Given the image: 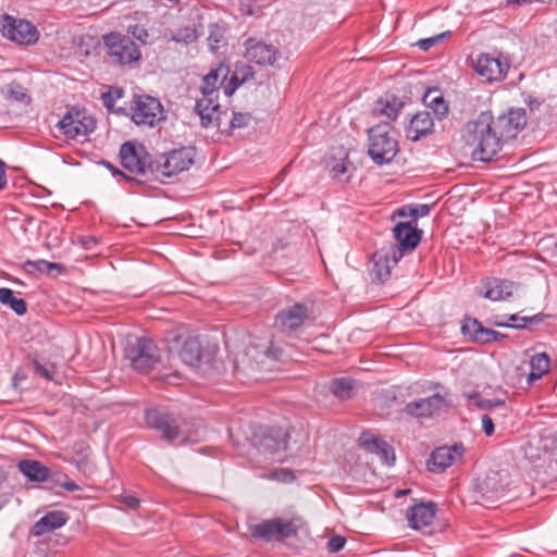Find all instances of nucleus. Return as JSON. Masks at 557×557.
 Returning a JSON list of instances; mask_svg holds the SVG:
<instances>
[{
    "mask_svg": "<svg viewBox=\"0 0 557 557\" xmlns=\"http://www.w3.org/2000/svg\"><path fill=\"white\" fill-rule=\"evenodd\" d=\"M469 399L473 405L483 410L505 405V401L502 399H485L476 393L469 395Z\"/></svg>",
    "mask_w": 557,
    "mask_h": 557,
    "instance_id": "obj_39",
    "label": "nucleus"
},
{
    "mask_svg": "<svg viewBox=\"0 0 557 557\" xmlns=\"http://www.w3.org/2000/svg\"><path fill=\"white\" fill-rule=\"evenodd\" d=\"M347 172V168L345 163H336L332 168L333 176L336 178L342 177Z\"/></svg>",
    "mask_w": 557,
    "mask_h": 557,
    "instance_id": "obj_55",
    "label": "nucleus"
},
{
    "mask_svg": "<svg viewBox=\"0 0 557 557\" xmlns=\"http://www.w3.org/2000/svg\"><path fill=\"white\" fill-rule=\"evenodd\" d=\"M515 283L511 281L490 277L483 282L480 295L493 301L508 299L513 292Z\"/></svg>",
    "mask_w": 557,
    "mask_h": 557,
    "instance_id": "obj_23",
    "label": "nucleus"
},
{
    "mask_svg": "<svg viewBox=\"0 0 557 557\" xmlns=\"http://www.w3.org/2000/svg\"><path fill=\"white\" fill-rule=\"evenodd\" d=\"M403 258V252L395 247H385L372 256V274L380 281L385 282L393 267Z\"/></svg>",
    "mask_w": 557,
    "mask_h": 557,
    "instance_id": "obj_15",
    "label": "nucleus"
},
{
    "mask_svg": "<svg viewBox=\"0 0 557 557\" xmlns=\"http://www.w3.org/2000/svg\"><path fill=\"white\" fill-rule=\"evenodd\" d=\"M240 85L242 83H239L238 79H235V72H233L230 81L223 86L224 94L226 96H232Z\"/></svg>",
    "mask_w": 557,
    "mask_h": 557,
    "instance_id": "obj_53",
    "label": "nucleus"
},
{
    "mask_svg": "<svg viewBox=\"0 0 557 557\" xmlns=\"http://www.w3.org/2000/svg\"><path fill=\"white\" fill-rule=\"evenodd\" d=\"M146 422L150 428L159 430L165 441L177 445L198 442L205 431L201 420L181 421L158 410H148Z\"/></svg>",
    "mask_w": 557,
    "mask_h": 557,
    "instance_id": "obj_2",
    "label": "nucleus"
},
{
    "mask_svg": "<svg viewBox=\"0 0 557 557\" xmlns=\"http://www.w3.org/2000/svg\"><path fill=\"white\" fill-rule=\"evenodd\" d=\"M403 104V101L397 96L386 95L377 101L376 110L380 114L387 116L389 120H395Z\"/></svg>",
    "mask_w": 557,
    "mask_h": 557,
    "instance_id": "obj_33",
    "label": "nucleus"
},
{
    "mask_svg": "<svg viewBox=\"0 0 557 557\" xmlns=\"http://www.w3.org/2000/svg\"><path fill=\"white\" fill-rule=\"evenodd\" d=\"M91 243H94V244H96V243H97V240H96V238H95V237H88L86 240H84V242H83V244L85 245V247H86V248H88V249L90 248L89 244H91Z\"/></svg>",
    "mask_w": 557,
    "mask_h": 557,
    "instance_id": "obj_61",
    "label": "nucleus"
},
{
    "mask_svg": "<svg viewBox=\"0 0 557 557\" xmlns=\"http://www.w3.org/2000/svg\"><path fill=\"white\" fill-rule=\"evenodd\" d=\"M126 358L138 372L148 373L161 362V351L153 341L139 337L126 348Z\"/></svg>",
    "mask_w": 557,
    "mask_h": 557,
    "instance_id": "obj_4",
    "label": "nucleus"
},
{
    "mask_svg": "<svg viewBox=\"0 0 557 557\" xmlns=\"http://www.w3.org/2000/svg\"><path fill=\"white\" fill-rule=\"evenodd\" d=\"M230 74V69L225 64H220L212 69L202 79L201 94L210 96H219L220 86H224V82Z\"/></svg>",
    "mask_w": 557,
    "mask_h": 557,
    "instance_id": "obj_27",
    "label": "nucleus"
},
{
    "mask_svg": "<svg viewBox=\"0 0 557 557\" xmlns=\"http://www.w3.org/2000/svg\"><path fill=\"white\" fill-rule=\"evenodd\" d=\"M58 127L66 138L77 139L92 133L96 121L86 110L71 108L58 122Z\"/></svg>",
    "mask_w": 557,
    "mask_h": 557,
    "instance_id": "obj_6",
    "label": "nucleus"
},
{
    "mask_svg": "<svg viewBox=\"0 0 557 557\" xmlns=\"http://www.w3.org/2000/svg\"><path fill=\"white\" fill-rule=\"evenodd\" d=\"M330 391L339 399H349L354 395V381L349 377L335 379L331 383Z\"/></svg>",
    "mask_w": 557,
    "mask_h": 557,
    "instance_id": "obj_35",
    "label": "nucleus"
},
{
    "mask_svg": "<svg viewBox=\"0 0 557 557\" xmlns=\"http://www.w3.org/2000/svg\"><path fill=\"white\" fill-rule=\"evenodd\" d=\"M446 406V398L436 393L430 397L408 403L404 410L408 416L413 418H431Z\"/></svg>",
    "mask_w": 557,
    "mask_h": 557,
    "instance_id": "obj_16",
    "label": "nucleus"
},
{
    "mask_svg": "<svg viewBox=\"0 0 557 557\" xmlns=\"http://www.w3.org/2000/svg\"><path fill=\"white\" fill-rule=\"evenodd\" d=\"M2 34L10 41L22 46L35 45L39 39V32L34 24L10 15L4 16Z\"/></svg>",
    "mask_w": 557,
    "mask_h": 557,
    "instance_id": "obj_9",
    "label": "nucleus"
},
{
    "mask_svg": "<svg viewBox=\"0 0 557 557\" xmlns=\"http://www.w3.org/2000/svg\"><path fill=\"white\" fill-rule=\"evenodd\" d=\"M435 513L436 508L432 503L411 506L406 513L408 525L413 530H422L432 524Z\"/></svg>",
    "mask_w": 557,
    "mask_h": 557,
    "instance_id": "obj_21",
    "label": "nucleus"
},
{
    "mask_svg": "<svg viewBox=\"0 0 557 557\" xmlns=\"http://www.w3.org/2000/svg\"><path fill=\"white\" fill-rule=\"evenodd\" d=\"M32 366H33L34 372L37 375H39L46 380H52L53 371L51 369H49L47 366L41 364L38 359L34 358L32 360Z\"/></svg>",
    "mask_w": 557,
    "mask_h": 557,
    "instance_id": "obj_44",
    "label": "nucleus"
},
{
    "mask_svg": "<svg viewBox=\"0 0 557 557\" xmlns=\"http://www.w3.org/2000/svg\"><path fill=\"white\" fill-rule=\"evenodd\" d=\"M0 302L9 306L18 315H23L27 311L26 301L22 298H16L13 290L7 287L0 288Z\"/></svg>",
    "mask_w": 557,
    "mask_h": 557,
    "instance_id": "obj_34",
    "label": "nucleus"
},
{
    "mask_svg": "<svg viewBox=\"0 0 557 557\" xmlns=\"http://www.w3.org/2000/svg\"><path fill=\"white\" fill-rule=\"evenodd\" d=\"M481 500L485 503H493L504 494V487L498 482L497 475H488L478 484Z\"/></svg>",
    "mask_w": 557,
    "mask_h": 557,
    "instance_id": "obj_28",
    "label": "nucleus"
},
{
    "mask_svg": "<svg viewBox=\"0 0 557 557\" xmlns=\"http://www.w3.org/2000/svg\"><path fill=\"white\" fill-rule=\"evenodd\" d=\"M503 337H505V336L502 333L484 327L482 335L479 336V342L480 343H492V342H497L498 339H500Z\"/></svg>",
    "mask_w": 557,
    "mask_h": 557,
    "instance_id": "obj_46",
    "label": "nucleus"
},
{
    "mask_svg": "<svg viewBox=\"0 0 557 557\" xmlns=\"http://www.w3.org/2000/svg\"><path fill=\"white\" fill-rule=\"evenodd\" d=\"M508 321L509 322H496V325H499V326H511V327H517V329H520V327H524V323L528 321L527 318H519L518 315L516 314H511L508 317Z\"/></svg>",
    "mask_w": 557,
    "mask_h": 557,
    "instance_id": "obj_48",
    "label": "nucleus"
},
{
    "mask_svg": "<svg viewBox=\"0 0 557 557\" xmlns=\"http://www.w3.org/2000/svg\"><path fill=\"white\" fill-rule=\"evenodd\" d=\"M182 361L190 367H197L201 359V344L197 336H188L180 350Z\"/></svg>",
    "mask_w": 557,
    "mask_h": 557,
    "instance_id": "obj_29",
    "label": "nucleus"
},
{
    "mask_svg": "<svg viewBox=\"0 0 557 557\" xmlns=\"http://www.w3.org/2000/svg\"><path fill=\"white\" fill-rule=\"evenodd\" d=\"M308 314L309 310L306 305L294 304L277 312L275 315V327L285 334H292L304 324Z\"/></svg>",
    "mask_w": 557,
    "mask_h": 557,
    "instance_id": "obj_14",
    "label": "nucleus"
},
{
    "mask_svg": "<svg viewBox=\"0 0 557 557\" xmlns=\"http://www.w3.org/2000/svg\"><path fill=\"white\" fill-rule=\"evenodd\" d=\"M62 487L69 492H74L79 490L78 485L74 483L73 481H65L62 483Z\"/></svg>",
    "mask_w": 557,
    "mask_h": 557,
    "instance_id": "obj_57",
    "label": "nucleus"
},
{
    "mask_svg": "<svg viewBox=\"0 0 557 557\" xmlns=\"http://www.w3.org/2000/svg\"><path fill=\"white\" fill-rule=\"evenodd\" d=\"M195 111L199 115L203 127H209L213 125L214 122L219 124V96L202 95V97L196 101Z\"/></svg>",
    "mask_w": 557,
    "mask_h": 557,
    "instance_id": "obj_22",
    "label": "nucleus"
},
{
    "mask_svg": "<svg viewBox=\"0 0 557 557\" xmlns=\"http://www.w3.org/2000/svg\"><path fill=\"white\" fill-rule=\"evenodd\" d=\"M409 209H411V206H404L401 208H399L396 213L399 215V216H410L409 214Z\"/></svg>",
    "mask_w": 557,
    "mask_h": 557,
    "instance_id": "obj_60",
    "label": "nucleus"
},
{
    "mask_svg": "<svg viewBox=\"0 0 557 557\" xmlns=\"http://www.w3.org/2000/svg\"><path fill=\"white\" fill-rule=\"evenodd\" d=\"M430 210L429 205H418L409 209V214L417 220L419 216H426L430 213Z\"/></svg>",
    "mask_w": 557,
    "mask_h": 557,
    "instance_id": "obj_51",
    "label": "nucleus"
},
{
    "mask_svg": "<svg viewBox=\"0 0 557 557\" xmlns=\"http://www.w3.org/2000/svg\"><path fill=\"white\" fill-rule=\"evenodd\" d=\"M10 498H11L10 493H1L0 494V509L9 503Z\"/></svg>",
    "mask_w": 557,
    "mask_h": 557,
    "instance_id": "obj_59",
    "label": "nucleus"
},
{
    "mask_svg": "<svg viewBox=\"0 0 557 557\" xmlns=\"http://www.w3.org/2000/svg\"><path fill=\"white\" fill-rule=\"evenodd\" d=\"M423 103L430 108L438 119L448 114V103L437 88L428 89L423 96Z\"/></svg>",
    "mask_w": 557,
    "mask_h": 557,
    "instance_id": "obj_30",
    "label": "nucleus"
},
{
    "mask_svg": "<svg viewBox=\"0 0 557 557\" xmlns=\"http://www.w3.org/2000/svg\"><path fill=\"white\" fill-rule=\"evenodd\" d=\"M496 129L499 136L504 137L505 141H509L517 137V135L527 125V112L522 108L509 109L506 113L499 114L494 117Z\"/></svg>",
    "mask_w": 557,
    "mask_h": 557,
    "instance_id": "obj_12",
    "label": "nucleus"
},
{
    "mask_svg": "<svg viewBox=\"0 0 557 557\" xmlns=\"http://www.w3.org/2000/svg\"><path fill=\"white\" fill-rule=\"evenodd\" d=\"M449 32H446V33H443L438 36H435V37H430V38H425V39H421L418 45L420 46L421 49L423 50H428L430 49L433 45H435L436 42L440 41L441 38L445 37L446 35H448Z\"/></svg>",
    "mask_w": 557,
    "mask_h": 557,
    "instance_id": "obj_52",
    "label": "nucleus"
},
{
    "mask_svg": "<svg viewBox=\"0 0 557 557\" xmlns=\"http://www.w3.org/2000/svg\"><path fill=\"white\" fill-rule=\"evenodd\" d=\"M297 528L292 520L270 519L251 528V535L265 542L281 541L296 534Z\"/></svg>",
    "mask_w": 557,
    "mask_h": 557,
    "instance_id": "obj_11",
    "label": "nucleus"
},
{
    "mask_svg": "<svg viewBox=\"0 0 557 557\" xmlns=\"http://www.w3.org/2000/svg\"><path fill=\"white\" fill-rule=\"evenodd\" d=\"M528 0H507V4L510 5V4H521V3H525Z\"/></svg>",
    "mask_w": 557,
    "mask_h": 557,
    "instance_id": "obj_62",
    "label": "nucleus"
},
{
    "mask_svg": "<svg viewBox=\"0 0 557 557\" xmlns=\"http://www.w3.org/2000/svg\"><path fill=\"white\" fill-rule=\"evenodd\" d=\"M288 434L281 428H273L268 430L259 443V450L263 454L275 456L287 449ZM274 460L281 461V458L273 457Z\"/></svg>",
    "mask_w": 557,
    "mask_h": 557,
    "instance_id": "obj_19",
    "label": "nucleus"
},
{
    "mask_svg": "<svg viewBox=\"0 0 557 557\" xmlns=\"http://www.w3.org/2000/svg\"><path fill=\"white\" fill-rule=\"evenodd\" d=\"M235 79H238L239 83L244 84L246 81L253 76V70L249 65H239L236 66L235 70Z\"/></svg>",
    "mask_w": 557,
    "mask_h": 557,
    "instance_id": "obj_45",
    "label": "nucleus"
},
{
    "mask_svg": "<svg viewBox=\"0 0 557 557\" xmlns=\"http://www.w3.org/2000/svg\"><path fill=\"white\" fill-rule=\"evenodd\" d=\"M345 543L346 541L343 536L335 535L329 540L327 549L331 553H337L344 547Z\"/></svg>",
    "mask_w": 557,
    "mask_h": 557,
    "instance_id": "obj_49",
    "label": "nucleus"
},
{
    "mask_svg": "<svg viewBox=\"0 0 557 557\" xmlns=\"http://www.w3.org/2000/svg\"><path fill=\"white\" fill-rule=\"evenodd\" d=\"M550 360L547 354H536L531 358V371L528 375V383H532L541 379L549 370Z\"/></svg>",
    "mask_w": 557,
    "mask_h": 557,
    "instance_id": "obj_32",
    "label": "nucleus"
},
{
    "mask_svg": "<svg viewBox=\"0 0 557 557\" xmlns=\"http://www.w3.org/2000/svg\"><path fill=\"white\" fill-rule=\"evenodd\" d=\"M121 503L124 504L129 509H136L138 508L140 500L131 494L124 493L120 496Z\"/></svg>",
    "mask_w": 557,
    "mask_h": 557,
    "instance_id": "obj_50",
    "label": "nucleus"
},
{
    "mask_svg": "<svg viewBox=\"0 0 557 557\" xmlns=\"http://www.w3.org/2000/svg\"><path fill=\"white\" fill-rule=\"evenodd\" d=\"M510 63L502 53H480L473 62L474 72L485 82H500L507 76Z\"/></svg>",
    "mask_w": 557,
    "mask_h": 557,
    "instance_id": "obj_7",
    "label": "nucleus"
},
{
    "mask_svg": "<svg viewBox=\"0 0 557 557\" xmlns=\"http://www.w3.org/2000/svg\"><path fill=\"white\" fill-rule=\"evenodd\" d=\"M433 127L434 122L431 114L426 111L418 112L406 127V137L412 141H417L430 134Z\"/></svg>",
    "mask_w": 557,
    "mask_h": 557,
    "instance_id": "obj_24",
    "label": "nucleus"
},
{
    "mask_svg": "<svg viewBox=\"0 0 557 557\" xmlns=\"http://www.w3.org/2000/svg\"><path fill=\"white\" fill-rule=\"evenodd\" d=\"M135 103L132 120L137 125L153 127L165 117L163 107L157 98L138 96Z\"/></svg>",
    "mask_w": 557,
    "mask_h": 557,
    "instance_id": "obj_10",
    "label": "nucleus"
},
{
    "mask_svg": "<svg viewBox=\"0 0 557 557\" xmlns=\"http://www.w3.org/2000/svg\"><path fill=\"white\" fill-rule=\"evenodd\" d=\"M463 446H442L437 447L431 454L428 462V468L431 472L441 473L448 467H450L457 458H460L463 454Z\"/></svg>",
    "mask_w": 557,
    "mask_h": 557,
    "instance_id": "obj_17",
    "label": "nucleus"
},
{
    "mask_svg": "<svg viewBox=\"0 0 557 557\" xmlns=\"http://www.w3.org/2000/svg\"><path fill=\"white\" fill-rule=\"evenodd\" d=\"M250 121L251 115L249 113H233V117L230 122V131L246 127Z\"/></svg>",
    "mask_w": 557,
    "mask_h": 557,
    "instance_id": "obj_43",
    "label": "nucleus"
},
{
    "mask_svg": "<svg viewBox=\"0 0 557 557\" xmlns=\"http://www.w3.org/2000/svg\"><path fill=\"white\" fill-rule=\"evenodd\" d=\"M394 237L398 245L388 247L398 248L403 253L406 250L414 249L421 240V232L410 222H399L394 227Z\"/></svg>",
    "mask_w": 557,
    "mask_h": 557,
    "instance_id": "obj_20",
    "label": "nucleus"
},
{
    "mask_svg": "<svg viewBox=\"0 0 557 557\" xmlns=\"http://www.w3.org/2000/svg\"><path fill=\"white\" fill-rule=\"evenodd\" d=\"M38 263H40L42 265H46L48 268H54L57 265L55 263H51V262H48V261H39Z\"/></svg>",
    "mask_w": 557,
    "mask_h": 557,
    "instance_id": "obj_63",
    "label": "nucleus"
},
{
    "mask_svg": "<svg viewBox=\"0 0 557 557\" xmlns=\"http://www.w3.org/2000/svg\"><path fill=\"white\" fill-rule=\"evenodd\" d=\"M108 168H110V169L113 171V173H114V174L123 175V174L121 173V171L115 170V169H114L111 164H109V163H108Z\"/></svg>",
    "mask_w": 557,
    "mask_h": 557,
    "instance_id": "obj_64",
    "label": "nucleus"
},
{
    "mask_svg": "<svg viewBox=\"0 0 557 557\" xmlns=\"http://www.w3.org/2000/svg\"><path fill=\"white\" fill-rule=\"evenodd\" d=\"M246 57L249 61L259 65H272L278 55L277 49L260 40L249 38L245 42Z\"/></svg>",
    "mask_w": 557,
    "mask_h": 557,
    "instance_id": "obj_18",
    "label": "nucleus"
},
{
    "mask_svg": "<svg viewBox=\"0 0 557 557\" xmlns=\"http://www.w3.org/2000/svg\"><path fill=\"white\" fill-rule=\"evenodd\" d=\"M198 38V34L194 27L186 26L181 29H178L173 36L172 40L180 44H191L196 41Z\"/></svg>",
    "mask_w": 557,
    "mask_h": 557,
    "instance_id": "obj_37",
    "label": "nucleus"
},
{
    "mask_svg": "<svg viewBox=\"0 0 557 557\" xmlns=\"http://www.w3.org/2000/svg\"><path fill=\"white\" fill-rule=\"evenodd\" d=\"M461 136L466 145L472 148V158L482 162L492 161L506 144L495 127L491 112H481L475 120L469 121Z\"/></svg>",
    "mask_w": 557,
    "mask_h": 557,
    "instance_id": "obj_1",
    "label": "nucleus"
},
{
    "mask_svg": "<svg viewBox=\"0 0 557 557\" xmlns=\"http://www.w3.org/2000/svg\"><path fill=\"white\" fill-rule=\"evenodd\" d=\"M120 159L122 166L135 175H145L150 166L144 147L135 146L132 143H125L121 146Z\"/></svg>",
    "mask_w": 557,
    "mask_h": 557,
    "instance_id": "obj_13",
    "label": "nucleus"
},
{
    "mask_svg": "<svg viewBox=\"0 0 557 557\" xmlns=\"http://www.w3.org/2000/svg\"><path fill=\"white\" fill-rule=\"evenodd\" d=\"M289 166H290L289 164H288V165H286V166H285V168H283V170L277 174V176L275 177V181H276V183H277V184H280L281 182H283V181H284V178H285V176H286V174H287V172H288V170H289Z\"/></svg>",
    "mask_w": 557,
    "mask_h": 557,
    "instance_id": "obj_58",
    "label": "nucleus"
},
{
    "mask_svg": "<svg viewBox=\"0 0 557 557\" xmlns=\"http://www.w3.org/2000/svg\"><path fill=\"white\" fill-rule=\"evenodd\" d=\"M66 521L65 512L59 510L49 511L33 525L32 533L35 536L44 535L63 527Z\"/></svg>",
    "mask_w": 557,
    "mask_h": 557,
    "instance_id": "obj_26",
    "label": "nucleus"
},
{
    "mask_svg": "<svg viewBox=\"0 0 557 557\" xmlns=\"http://www.w3.org/2000/svg\"><path fill=\"white\" fill-rule=\"evenodd\" d=\"M8 184V178L4 170V162L0 160V190L4 189Z\"/></svg>",
    "mask_w": 557,
    "mask_h": 557,
    "instance_id": "obj_56",
    "label": "nucleus"
},
{
    "mask_svg": "<svg viewBox=\"0 0 557 557\" xmlns=\"http://www.w3.org/2000/svg\"><path fill=\"white\" fill-rule=\"evenodd\" d=\"M8 96L10 99L20 102H26L29 99L26 89L16 83H12L8 86Z\"/></svg>",
    "mask_w": 557,
    "mask_h": 557,
    "instance_id": "obj_40",
    "label": "nucleus"
},
{
    "mask_svg": "<svg viewBox=\"0 0 557 557\" xmlns=\"http://www.w3.org/2000/svg\"><path fill=\"white\" fill-rule=\"evenodd\" d=\"M360 440L368 451L375 454L384 465L393 466L395 454L391 445L380 437L369 438L366 434H363Z\"/></svg>",
    "mask_w": 557,
    "mask_h": 557,
    "instance_id": "obj_25",
    "label": "nucleus"
},
{
    "mask_svg": "<svg viewBox=\"0 0 557 557\" xmlns=\"http://www.w3.org/2000/svg\"><path fill=\"white\" fill-rule=\"evenodd\" d=\"M195 159V149L183 147L163 154L157 162V175L172 177L189 170Z\"/></svg>",
    "mask_w": 557,
    "mask_h": 557,
    "instance_id": "obj_8",
    "label": "nucleus"
},
{
    "mask_svg": "<svg viewBox=\"0 0 557 557\" xmlns=\"http://www.w3.org/2000/svg\"><path fill=\"white\" fill-rule=\"evenodd\" d=\"M103 44L112 62L121 65H131L140 60L138 46L127 36L110 33L103 36Z\"/></svg>",
    "mask_w": 557,
    "mask_h": 557,
    "instance_id": "obj_5",
    "label": "nucleus"
},
{
    "mask_svg": "<svg viewBox=\"0 0 557 557\" xmlns=\"http://www.w3.org/2000/svg\"><path fill=\"white\" fill-rule=\"evenodd\" d=\"M482 430L486 436H492L494 434V422L488 414L482 416Z\"/></svg>",
    "mask_w": 557,
    "mask_h": 557,
    "instance_id": "obj_54",
    "label": "nucleus"
},
{
    "mask_svg": "<svg viewBox=\"0 0 557 557\" xmlns=\"http://www.w3.org/2000/svg\"><path fill=\"white\" fill-rule=\"evenodd\" d=\"M21 472L30 481L44 482L49 476V469L36 460H22L18 463Z\"/></svg>",
    "mask_w": 557,
    "mask_h": 557,
    "instance_id": "obj_31",
    "label": "nucleus"
},
{
    "mask_svg": "<svg viewBox=\"0 0 557 557\" xmlns=\"http://www.w3.org/2000/svg\"><path fill=\"white\" fill-rule=\"evenodd\" d=\"M267 478L275 481H280L283 483H290L295 480V475L292 470L286 468L276 469L271 471Z\"/></svg>",
    "mask_w": 557,
    "mask_h": 557,
    "instance_id": "obj_41",
    "label": "nucleus"
},
{
    "mask_svg": "<svg viewBox=\"0 0 557 557\" xmlns=\"http://www.w3.org/2000/svg\"><path fill=\"white\" fill-rule=\"evenodd\" d=\"M225 30L218 24L209 26V34L207 37L209 49L216 52L225 44Z\"/></svg>",
    "mask_w": 557,
    "mask_h": 557,
    "instance_id": "obj_36",
    "label": "nucleus"
},
{
    "mask_svg": "<svg viewBox=\"0 0 557 557\" xmlns=\"http://www.w3.org/2000/svg\"><path fill=\"white\" fill-rule=\"evenodd\" d=\"M368 152L377 164L389 163L398 152V141L389 123H380L368 131Z\"/></svg>",
    "mask_w": 557,
    "mask_h": 557,
    "instance_id": "obj_3",
    "label": "nucleus"
},
{
    "mask_svg": "<svg viewBox=\"0 0 557 557\" xmlns=\"http://www.w3.org/2000/svg\"><path fill=\"white\" fill-rule=\"evenodd\" d=\"M124 95V91L121 88H115L112 90H109L104 94H102V102L106 108L109 110H112V108L115 104V101L120 98H122Z\"/></svg>",
    "mask_w": 557,
    "mask_h": 557,
    "instance_id": "obj_42",
    "label": "nucleus"
},
{
    "mask_svg": "<svg viewBox=\"0 0 557 557\" xmlns=\"http://www.w3.org/2000/svg\"><path fill=\"white\" fill-rule=\"evenodd\" d=\"M128 33L132 34L134 38L141 42H147L149 38V33L147 29L140 25H134L128 27Z\"/></svg>",
    "mask_w": 557,
    "mask_h": 557,
    "instance_id": "obj_47",
    "label": "nucleus"
},
{
    "mask_svg": "<svg viewBox=\"0 0 557 557\" xmlns=\"http://www.w3.org/2000/svg\"><path fill=\"white\" fill-rule=\"evenodd\" d=\"M462 333L479 342V336L484 330L483 325L476 319H467L461 327Z\"/></svg>",
    "mask_w": 557,
    "mask_h": 557,
    "instance_id": "obj_38",
    "label": "nucleus"
}]
</instances>
